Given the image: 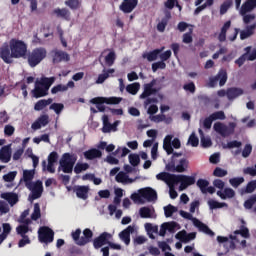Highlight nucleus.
Listing matches in <instances>:
<instances>
[{"label": "nucleus", "mask_w": 256, "mask_h": 256, "mask_svg": "<svg viewBox=\"0 0 256 256\" xmlns=\"http://www.w3.org/2000/svg\"><path fill=\"white\" fill-rule=\"evenodd\" d=\"M83 235L84 236H82L78 242L80 247L87 245V243H91V240L93 239V231H91L89 228H86L83 230Z\"/></svg>", "instance_id": "b1692460"}, {"label": "nucleus", "mask_w": 256, "mask_h": 256, "mask_svg": "<svg viewBox=\"0 0 256 256\" xmlns=\"http://www.w3.org/2000/svg\"><path fill=\"white\" fill-rule=\"evenodd\" d=\"M51 103H53V99H51V98H49L47 100H45V99L39 100L38 102L35 103L34 110L35 111H43V109H45V107H47V105H51Z\"/></svg>", "instance_id": "4c0bfd02"}, {"label": "nucleus", "mask_w": 256, "mask_h": 256, "mask_svg": "<svg viewBox=\"0 0 256 256\" xmlns=\"http://www.w3.org/2000/svg\"><path fill=\"white\" fill-rule=\"evenodd\" d=\"M164 181V183H166V185H168L169 187V195H170V199H177V191L175 190V185H177V183H172V182H169L167 180H162Z\"/></svg>", "instance_id": "a18cd8bd"}, {"label": "nucleus", "mask_w": 256, "mask_h": 256, "mask_svg": "<svg viewBox=\"0 0 256 256\" xmlns=\"http://www.w3.org/2000/svg\"><path fill=\"white\" fill-rule=\"evenodd\" d=\"M167 64L165 62L158 61L152 64V71L153 73H157V71H159V69H166Z\"/></svg>", "instance_id": "0e129e2a"}, {"label": "nucleus", "mask_w": 256, "mask_h": 256, "mask_svg": "<svg viewBox=\"0 0 256 256\" xmlns=\"http://www.w3.org/2000/svg\"><path fill=\"white\" fill-rule=\"evenodd\" d=\"M256 203V194H253L244 202L245 209H253V205Z\"/></svg>", "instance_id": "052dcab7"}, {"label": "nucleus", "mask_w": 256, "mask_h": 256, "mask_svg": "<svg viewBox=\"0 0 256 256\" xmlns=\"http://www.w3.org/2000/svg\"><path fill=\"white\" fill-rule=\"evenodd\" d=\"M177 207L169 204L168 206L164 207V214L165 217H173V213H176Z\"/></svg>", "instance_id": "680f3d73"}, {"label": "nucleus", "mask_w": 256, "mask_h": 256, "mask_svg": "<svg viewBox=\"0 0 256 256\" xmlns=\"http://www.w3.org/2000/svg\"><path fill=\"white\" fill-rule=\"evenodd\" d=\"M47 57V49L38 47L27 54V61L30 67H37Z\"/></svg>", "instance_id": "0eeeda50"}, {"label": "nucleus", "mask_w": 256, "mask_h": 256, "mask_svg": "<svg viewBox=\"0 0 256 256\" xmlns=\"http://www.w3.org/2000/svg\"><path fill=\"white\" fill-rule=\"evenodd\" d=\"M32 221H37L38 219H41V207L39 206V203L34 204V210L31 214Z\"/></svg>", "instance_id": "8fccbe9b"}, {"label": "nucleus", "mask_w": 256, "mask_h": 256, "mask_svg": "<svg viewBox=\"0 0 256 256\" xmlns=\"http://www.w3.org/2000/svg\"><path fill=\"white\" fill-rule=\"evenodd\" d=\"M243 145L241 141L233 140L228 142L226 145H223V149H239Z\"/></svg>", "instance_id": "6e6d98bb"}, {"label": "nucleus", "mask_w": 256, "mask_h": 256, "mask_svg": "<svg viewBox=\"0 0 256 256\" xmlns=\"http://www.w3.org/2000/svg\"><path fill=\"white\" fill-rule=\"evenodd\" d=\"M175 237L176 239H178V241H181V243H189V241H193L196 239L197 233L196 232L187 233V231L182 230V231H179L175 235Z\"/></svg>", "instance_id": "dca6fc26"}, {"label": "nucleus", "mask_w": 256, "mask_h": 256, "mask_svg": "<svg viewBox=\"0 0 256 256\" xmlns=\"http://www.w3.org/2000/svg\"><path fill=\"white\" fill-rule=\"evenodd\" d=\"M112 73H115V69H113V68H110L107 71L103 70V73L98 75L96 83L98 85L105 83V81H107V79H109V74H112Z\"/></svg>", "instance_id": "e433bc0d"}, {"label": "nucleus", "mask_w": 256, "mask_h": 256, "mask_svg": "<svg viewBox=\"0 0 256 256\" xmlns=\"http://www.w3.org/2000/svg\"><path fill=\"white\" fill-rule=\"evenodd\" d=\"M75 87V82L69 81L66 85L58 84L51 89L52 95H57V93H63L65 91H68L69 89H73Z\"/></svg>", "instance_id": "6ab92c4d"}, {"label": "nucleus", "mask_w": 256, "mask_h": 256, "mask_svg": "<svg viewBox=\"0 0 256 256\" xmlns=\"http://www.w3.org/2000/svg\"><path fill=\"white\" fill-rule=\"evenodd\" d=\"M49 109L54 111L56 113V115H60L61 111H63V109H65V106L61 103H53L50 105Z\"/></svg>", "instance_id": "e2e57ef3"}, {"label": "nucleus", "mask_w": 256, "mask_h": 256, "mask_svg": "<svg viewBox=\"0 0 256 256\" xmlns=\"http://www.w3.org/2000/svg\"><path fill=\"white\" fill-rule=\"evenodd\" d=\"M196 184L202 193H207V188L209 187V181L205 179H198Z\"/></svg>", "instance_id": "603ef678"}, {"label": "nucleus", "mask_w": 256, "mask_h": 256, "mask_svg": "<svg viewBox=\"0 0 256 256\" xmlns=\"http://www.w3.org/2000/svg\"><path fill=\"white\" fill-rule=\"evenodd\" d=\"M0 197L1 199H4L5 201H7L11 207L19 203V195H17V193L4 192L0 195Z\"/></svg>", "instance_id": "a211bd4d"}, {"label": "nucleus", "mask_w": 256, "mask_h": 256, "mask_svg": "<svg viewBox=\"0 0 256 256\" xmlns=\"http://www.w3.org/2000/svg\"><path fill=\"white\" fill-rule=\"evenodd\" d=\"M229 29H231V20L226 21L221 28L218 35V41H220V43H225V41H227V31H229Z\"/></svg>", "instance_id": "c756f323"}, {"label": "nucleus", "mask_w": 256, "mask_h": 256, "mask_svg": "<svg viewBox=\"0 0 256 256\" xmlns=\"http://www.w3.org/2000/svg\"><path fill=\"white\" fill-rule=\"evenodd\" d=\"M123 101V98L119 97H95L90 100L92 105H96L100 113H105V104L106 105H119Z\"/></svg>", "instance_id": "39448f33"}, {"label": "nucleus", "mask_w": 256, "mask_h": 256, "mask_svg": "<svg viewBox=\"0 0 256 256\" xmlns=\"http://www.w3.org/2000/svg\"><path fill=\"white\" fill-rule=\"evenodd\" d=\"M138 193H140L142 199H146V201H157V191L151 187L142 188Z\"/></svg>", "instance_id": "2eb2a0df"}, {"label": "nucleus", "mask_w": 256, "mask_h": 256, "mask_svg": "<svg viewBox=\"0 0 256 256\" xmlns=\"http://www.w3.org/2000/svg\"><path fill=\"white\" fill-rule=\"evenodd\" d=\"M137 5H139V0H123L119 9L122 13H133Z\"/></svg>", "instance_id": "4468645a"}, {"label": "nucleus", "mask_w": 256, "mask_h": 256, "mask_svg": "<svg viewBox=\"0 0 256 256\" xmlns=\"http://www.w3.org/2000/svg\"><path fill=\"white\" fill-rule=\"evenodd\" d=\"M29 231H32V230H31V228H29V226H27V225H19V226H17V228H16L17 234L20 235L21 237H28V236H27V233H28Z\"/></svg>", "instance_id": "09e8293b"}, {"label": "nucleus", "mask_w": 256, "mask_h": 256, "mask_svg": "<svg viewBox=\"0 0 256 256\" xmlns=\"http://www.w3.org/2000/svg\"><path fill=\"white\" fill-rule=\"evenodd\" d=\"M128 159L132 167H137L139 163H141V158L139 157V154H130L128 156Z\"/></svg>", "instance_id": "864d4df0"}, {"label": "nucleus", "mask_w": 256, "mask_h": 256, "mask_svg": "<svg viewBox=\"0 0 256 256\" xmlns=\"http://www.w3.org/2000/svg\"><path fill=\"white\" fill-rule=\"evenodd\" d=\"M139 89H141V85L137 82L133 84H129L126 87V91L130 93V95H137V93L139 92Z\"/></svg>", "instance_id": "49530a36"}, {"label": "nucleus", "mask_w": 256, "mask_h": 256, "mask_svg": "<svg viewBox=\"0 0 256 256\" xmlns=\"http://www.w3.org/2000/svg\"><path fill=\"white\" fill-rule=\"evenodd\" d=\"M214 177H225L227 175V170L222 169L221 167H216L213 171Z\"/></svg>", "instance_id": "338daca9"}, {"label": "nucleus", "mask_w": 256, "mask_h": 256, "mask_svg": "<svg viewBox=\"0 0 256 256\" xmlns=\"http://www.w3.org/2000/svg\"><path fill=\"white\" fill-rule=\"evenodd\" d=\"M233 5V0H226L223 2V4L220 6V15H225L227 11H229V8Z\"/></svg>", "instance_id": "13d9d810"}, {"label": "nucleus", "mask_w": 256, "mask_h": 256, "mask_svg": "<svg viewBox=\"0 0 256 256\" xmlns=\"http://www.w3.org/2000/svg\"><path fill=\"white\" fill-rule=\"evenodd\" d=\"M46 125H49V115L44 114V115H41V116L32 124V129H34V131H37V129H41L42 127H46Z\"/></svg>", "instance_id": "412c9836"}, {"label": "nucleus", "mask_w": 256, "mask_h": 256, "mask_svg": "<svg viewBox=\"0 0 256 256\" xmlns=\"http://www.w3.org/2000/svg\"><path fill=\"white\" fill-rule=\"evenodd\" d=\"M255 29H256V22L252 25L246 26V30H242L240 32L241 41H245V39H248V37H251V35H254Z\"/></svg>", "instance_id": "7c9ffc66"}, {"label": "nucleus", "mask_w": 256, "mask_h": 256, "mask_svg": "<svg viewBox=\"0 0 256 256\" xmlns=\"http://www.w3.org/2000/svg\"><path fill=\"white\" fill-rule=\"evenodd\" d=\"M189 167V160L182 158L179 164L176 165V173H185Z\"/></svg>", "instance_id": "ea45409f"}, {"label": "nucleus", "mask_w": 256, "mask_h": 256, "mask_svg": "<svg viewBox=\"0 0 256 256\" xmlns=\"http://www.w3.org/2000/svg\"><path fill=\"white\" fill-rule=\"evenodd\" d=\"M77 154L66 152L62 155L59 161L58 171H63V173H73V167L77 163Z\"/></svg>", "instance_id": "7ed1b4c3"}, {"label": "nucleus", "mask_w": 256, "mask_h": 256, "mask_svg": "<svg viewBox=\"0 0 256 256\" xmlns=\"http://www.w3.org/2000/svg\"><path fill=\"white\" fill-rule=\"evenodd\" d=\"M180 215L181 217H183V219H188V221H192L194 227H197V229H199V231H202V233L210 235V237H215V232L209 229V226H207L205 223L193 217L191 213L185 212L184 210H180Z\"/></svg>", "instance_id": "423d86ee"}, {"label": "nucleus", "mask_w": 256, "mask_h": 256, "mask_svg": "<svg viewBox=\"0 0 256 256\" xmlns=\"http://www.w3.org/2000/svg\"><path fill=\"white\" fill-rule=\"evenodd\" d=\"M217 195L218 197H220V199H233V197H235V190H233L232 188H225L224 191H217Z\"/></svg>", "instance_id": "c9c22d12"}, {"label": "nucleus", "mask_w": 256, "mask_h": 256, "mask_svg": "<svg viewBox=\"0 0 256 256\" xmlns=\"http://www.w3.org/2000/svg\"><path fill=\"white\" fill-rule=\"evenodd\" d=\"M26 187L27 189H29V191H31V194L28 197L29 201L31 202L35 201V199L41 198V195H43V182H41L40 180Z\"/></svg>", "instance_id": "1a4fd4ad"}, {"label": "nucleus", "mask_w": 256, "mask_h": 256, "mask_svg": "<svg viewBox=\"0 0 256 256\" xmlns=\"http://www.w3.org/2000/svg\"><path fill=\"white\" fill-rule=\"evenodd\" d=\"M214 131L221 135V137H229V135H233L235 133V123H230L229 128L221 122H216L214 123Z\"/></svg>", "instance_id": "9d476101"}, {"label": "nucleus", "mask_w": 256, "mask_h": 256, "mask_svg": "<svg viewBox=\"0 0 256 256\" xmlns=\"http://www.w3.org/2000/svg\"><path fill=\"white\" fill-rule=\"evenodd\" d=\"M243 93H244L243 89L237 88V87L228 88L226 91V95L229 101H233V99H237V97H241Z\"/></svg>", "instance_id": "bb28decb"}, {"label": "nucleus", "mask_w": 256, "mask_h": 256, "mask_svg": "<svg viewBox=\"0 0 256 256\" xmlns=\"http://www.w3.org/2000/svg\"><path fill=\"white\" fill-rule=\"evenodd\" d=\"M113 238L108 232L101 233L98 237L93 240V247L94 249H101L103 245H109V240Z\"/></svg>", "instance_id": "9b49d317"}, {"label": "nucleus", "mask_w": 256, "mask_h": 256, "mask_svg": "<svg viewBox=\"0 0 256 256\" xmlns=\"http://www.w3.org/2000/svg\"><path fill=\"white\" fill-rule=\"evenodd\" d=\"M253 9H256V0H246L240 8V15H247Z\"/></svg>", "instance_id": "aec40b11"}, {"label": "nucleus", "mask_w": 256, "mask_h": 256, "mask_svg": "<svg viewBox=\"0 0 256 256\" xmlns=\"http://www.w3.org/2000/svg\"><path fill=\"white\" fill-rule=\"evenodd\" d=\"M35 177V170H24L23 171V181L25 183V187H31L34 183L32 182Z\"/></svg>", "instance_id": "2f4dec72"}, {"label": "nucleus", "mask_w": 256, "mask_h": 256, "mask_svg": "<svg viewBox=\"0 0 256 256\" xmlns=\"http://www.w3.org/2000/svg\"><path fill=\"white\" fill-rule=\"evenodd\" d=\"M208 206L210 209H223V207H226V209L229 207V204L225 202H219L213 199L208 200Z\"/></svg>", "instance_id": "58836bf2"}, {"label": "nucleus", "mask_w": 256, "mask_h": 256, "mask_svg": "<svg viewBox=\"0 0 256 256\" xmlns=\"http://www.w3.org/2000/svg\"><path fill=\"white\" fill-rule=\"evenodd\" d=\"M0 161L2 163H9L11 161V146L6 145L0 149Z\"/></svg>", "instance_id": "4be33fe9"}, {"label": "nucleus", "mask_w": 256, "mask_h": 256, "mask_svg": "<svg viewBox=\"0 0 256 256\" xmlns=\"http://www.w3.org/2000/svg\"><path fill=\"white\" fill-rule=\"evenodd\" d=\"M199 135L201 136V146L204 147V149H207V147H211L213 145V142L211 141V138H206L203 134V130H198Z\"/></svg>", "instance_id": "37998d69"}, {"label": "nucleus", "mask_w": 256, "mask_h": 256, "mask_svg": "<svg viewBox=\"0 0 256 256\" xmlns=\"http://www.w3.org/2000/svg\"><path fill=\"white\" fill-rule=\"evenodd\" d=\"M139 215L142 219H151V209L149 207H142L139 210Z\"/></svg>", "instance_id": "4d7b16f0"}, {"label": "nucleus", "mask_w": 256, "mask_h": 256, "mask_svg": "<svg viewBox=\"0 0 256 256\" xmlns=\"http://www.w3.org/2000/svg\"><path fill=\"white\" fill-rule=\"evenodd\" d=\"M242 225L240 226L239 230L234 231V235H241L244 239H249L251 234L249 233V228L245 226V220L241 219Z\"/></svg>", "instance_id": "f704fd0d"}, {"label": "nucleus", "mask_w": 256, "mask_h": 256, "mask_svg": "<svg viewBox=\"0 0 256 256\" xmlns=\"http://www.w3.org/2000/svg\"><path fill=\"white\" fill-rule=\"evenodd\" d=\"M12 59H21L27 55V44L23 40L12 38L9 42Z\"/></svg>", "instance_id": "20e7f679"}, {"label": "nucleus", "mask_w": 256, "mask_h": 256, "mask_svg": "<svg viewBox=\"0 0 256 256\" xmlns=\"http://www.w3.org/2000/svg\"><path fill=\"white\" fill-rule=\"evenodd\" d=\"M56 17L64 19L65 21H71V12L67 8H56L53 10Z\"/></svg>", "instance_id": "a878e982"}, {"label": "nucleus", "mask_w": 256, "mask_h": 256, "mask_svg": "<svg viewBox=\"0 0 256 256\" xmlns=\"http://www.w3.org/2000/svg\"><path fill=\"white\" fill-rule=\"evenodd\" d=\"M158 181H168V183H180V191H184L187 187L195 185V177L187 175H175L168 172H161L156 175Z\"/></svg>", "instance_id": "f257e3e1"}, {"label": "nucleus", "mask_w": 256, "mask_h": 256, "mask_svg": "<svg viewBox=\"0 0 256 256\" xmlns=\"http://www.w3.org/2000/svg\"><path fill=\"white\" fill-rule=\"evenodd\" d=\"M89 169V165L87 163H77L74 167V173L79 175V173H83V171H87Z\"/></svg>", "instance_id": "5fc2aeb1"}, {"label": "nucleus", "mask_w": 256, "mask_h": 256, "mask_svg": "<svg viewBox=\"0 0 256 256\" xmlns=\"http://www.w3.org/2000/svg\"><path fill=\"white\" fill-rule=\"evenodd\" d=\"M116 59H117V55L115 54V52L112 51L108 55H106L105 63H106V65H108V67H112V65H114Z\"/></svg>", "instance_id": "3c124183"}, {"label": "nucleus", "mask_w": 256, "mask_h": 256, "mask_svg": "<svg viewBox=\"0 0 256 256\" xmlns=\"http://www.w3.org/2000/svg\"><path fill=\"white\" fill-rule=\"evenodd\" d=\"M74 193L78 199H87L89 197V186H75Z\"/></svg>", "instance_id": "5701e85b"}, {"label": "nucleus", "mask_w": 256, "mask_h": 256, "mask_svg": "<svg viewBox=\"0 0 256 256\" xmlns=\"http://www.w3.org/2000/svg\"><path fill=\"white\" fill-rule=\"evenodd\" d=\"M38 239L40 243H53V239H55V232L47 226H42L38 230Z\"/></svg>", "instance_id": "6e6552de"}, {"label": "nucleus", "mask_w": 256, "mask_h": 256, "mask_svg": "<svg viewBox=\"0 0 256 256\" xmlns=\"http://www.w3.org/2000/svg\"><path fill=\"white\" fill-rule=\"evenodd\" d=\"M0 57L4 63H13V60H11L13 57H11V49H9V46H3L0 48Z\"/></svg>", "instance_id": "c85d7f7f"}, {"label": "nucleus", "mask_w": 256, "mask_h": 256, "mask_svg": "<svg viewBox=\"0 0 256 256\" xmlns=\"http://www.w3.org/2000/svg\"><path fill=\"white\" fill-rule=\"evenodd\" d=\"M65 5L69 7L72 11H77L79 7H81V1L80 0H66Z\"/></svg>", "instance_id": "de8ad7c7"}, {"label": "nucleus", "mask_w": 256, "mask_h": 256, "mask_svg": "<svg viewBox=\"0 0 256 256\" xmlns=\"http://www.w3.org/2000/svg\"><path fill=\"white\" fill-rule=\"evenodd\" d=\"M256 189V180L248 182L245 188V193H253Z\"/></svg>", "instance_id": "774afa93"}, {"label": "nucleus", "mask_w": 256, "mask_h": 256, "mask_svg": "<svg viewBox=\"0 0 256 256\" xmlns=\"http://www.w3.org/2000/svg\"><path fill=\"white\" fill-rule=\"evenodd\" d=\"M170 19H171V12L166 11L165 16L157 24V31H159V33H165V29H166L167 25H169Z\"/></svg>", "instance_id": "393cba45"}, {"label": "nucleus", "mask_w": 256, "mask_h": 256, "mask_svg": "<svg viewBox=\"0 0 256 256\" xmlns=\"http://www.w3.org/2000/svg\"><path fill=\"white\" fill-rule=\"evenodd\" d=\"M163 49H165V47H162L160 49H154V50L148 52L147 54H144L143 57H144V59H147V61H149V62L157 61V58L159 57V55H161V53H163Z\"/></svg>", "instance_id": "72a5a7b5"}, {"label": "nucleus", "mask_w": 256, "mask_h": 256, "mask_svg": "<svg viewBox=\"0 0 256 256\" xmlns=\"http://www.w3.org/2000/svg\"><path fill=\"white\" fill-rule=\"evenodd\" d=\"M85 159H88V161H93V159H100V157H103V153L101 150L92 148L86 152H84Z\"/></svg>", "instance_id": "cd10ccee"}, {"label": "nucleus", "mask_w": 256, "mask_h": 256, "mask_svg": "<svg viewBox=\"0 0 256 256\" xmlns=\"http://www.w3.org/2000/svg\"><path fill=\"white\" fill-rule=\"evenodd\" d=\"M157 85V80L153 79L151 82L144 85V91L140 95V99H147V97H151V95H155L159 93V89L154 88Z\"/></svg>", "instance_id": "f8f14e48"}, {"label": "nucleus", "mask_w": 256, "mask_h": 256, "mask_svg": "<svg viewBox=\"0 0 256 256\" xmlns=\"http://www.w3.org/2000/svg\"><path fill=\"white\" fill-rule=\"evenodd\" d=\"M70 57L67 52L56 50L53 55V63H61V61H69Z\"/></svg>", "instance_id": "473e14b6"}, {"label": "nucleus", "mask_w": 256, "mask_h": 256, "mask_svg": "<svg viewBox=\"0 0 256 256\" xmlns=\"http://www.w3.org/2000/svg\"><path fill=\"white\" fill-rule=\"evenodd\" d=\"M102 121H103L102 132L103 133H111V131H113V126L111 123H109V116L103 115Z\"/></svg>", "instance_id": "79ce46f5"}, {"label": "nucleus", "mask_w": 256, "mask_h": 256, "mask_svg": "<svg viewBox=\"0 0 256 256\" xmlns=\"http://www.w3.org/2000/svg\"><path fill=\"white\" fill-rule=\"evenodd\" d=\"M115 179L117 183H133V180L129 178V175L123 171L118 172Z\"/></svg>", "instance_id": "a19ab883"}, {"label": "nucleus", "mask_w": 256, "mask_h": 256, "mask_svg": "<svg viewBox=\"0 0 256 256\" xmlns=\"http://www.w3.org/2000/svg\"><path fill=\"white\" fill-rule=\"evenodd\" d=\"M244 51H246V53H244L242 56H240L236 61V65H238V67H242V65L245 64V61L247 60V55H249V53H251V46H248L244 49Z\"/></svg>", "instance_id": "c03bdc74"}, {"label": "nucleus", "mask_w": 256, "mask_h": 256, "mask_svg": "<svg viewBox=\"0 0 256 256\" xmlns=\"http://www.w3.org/2000/svg\"><path fill=\"white\" fill-rule=\"evenodd\" d=\"M217 83H219L220 87L227 83V71L220 70L216 76L210 78V87H215Z\"/></svg>", "instance_id": "ddd939ff"}, {"label": "nucleus", "mask_w": 256, "mask_h": 256, "mask_svg": "<svg viewBox=\"0 0 256 256\" xmlns=\"http://www.w3.org/2000/svg\"><path fill=\"white\" fill-rule=\"evenodd\" d=\"M229 183L232 187L237 188L239 187V185H241L242 183H245V178L243 177H235V178H231L229 180Z\"/></svg>", "instance_id": "bf43d9fd"}, {"label": "nucleus", "mask_w": 256, "mask_h": 256, "mask_svg": "<svg viewBox=\"0 0 256 256\" xmlns=\"http://www.w3.org/2000/svg\"><path fill=\"white\" fill-rule=\"evenodd\" d=\"M188 143H190L192 147L199 146V138L195 135L194 132L189 136Z\"/></svg>", "instance_id": "69168bd1"}, {"label": "nucleus", "mask_w": 256, "mask_h": 256, "mask_svg": "<svg viewBox=\"0 0 256 256\" xmlns=\"http://www.w3.org/2000/svg\"><path fill=\"white\" fill-rule=\"evenodd\" d=\"M55 77H42L40 81L37 80L34 85V89L32 90V95L35 99H41V97H47L49 95V89H51V85L55 83Z\"/></svg>", "instance_id": "f03ea898"}, {"label": "nucleus", "mask_w": 256, "mask_h": 256, "mask_svg": "<svg viewBox=\"0 0 256 256\" xmlns=\"http://www.w3.org/2000/svg\"><path fill=\"white\" fill-rule=\"evenodd\" d=\"M131 233H135V226L130 225L119 233V238L125 245L131 243Z\"/></svg>", "instance_id": "f3484780"}]
</instances>
